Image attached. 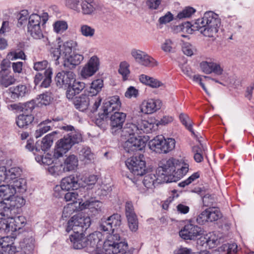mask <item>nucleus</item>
<instances>
[{
    "instance_id": "12",
    "label": "nucleus",
    "mask_w": 254,
    "mask_h": 254,
    "mask_svg": "<svg viewBox=\"0 0 254 254\" xmlns=\"http://www.w3.org/2000/svg\"><path fill=\"white\" fill-rule=\"evenodd\" d=\"M162 106L161 100L148 99L143 100L139 106L140 112L145 115L153 114L159 110Z\"/></svg>"
},
{
    "instance_id": "58",
    "label": "nucleus",
    "mask_w": 254,
    "mask_h": 254,
    "mask_svg": "<svg viewBox=\"0 0 254 254\" xmlns=\"http://www.w3.org/2000/svg\"><path fill=\"white\" fill-rule=\"evenodd\" d=\"M107 115H105V114L103 113L100 115H99V118H97L96 120V124L100 128L105 129L107 127Z\"/></svg>"
},
{
    "instance_id": "23",
    "label": "nucleus",
    "mask_w": 254,
    "mask_h": 254,
    "mask_svg": "<svg viewBox=\"0 0 254 254\" xmlns=\"http://www.w3.org/2000/svg\"><path fill=\"white\" fill-rule=\"evenodd\" d=\"M70 240L75 249H81L85 247L87 248L86 237H84L82 232L71 235Z\"/></svg>"
},
{
    "instance_id": "44",
    "label": "nucleus",
    "mask_w": 254,
    "mask_h": 254,
    "mask_svg": "<svg viewBox=\"0 0 254 254\" xmlns=\"http://www.w3.org/2000/svg\"><path fill=\"white\" fill-rule=\"evenodd\" d=\"M207 210L209 222L216 221L222 216L219 209L217 207H209Z\"/></svg>"
},
{
    "instance_id": "41",
    "label": "nucleus",
    "mask_w": 254,
    "mask_h": 254,
    "mask_svg": "<svg viewBox=\"0 0 254 254\" xmlns=\"http://www.w3.org/2000/svg\"><path fill=\"white\" fill-rule=\"evenodd\" d=\"M34 120V117L31 115H20L17 120L16 124L19 127L23 128L31 124Z\"/></svg>"
},
{
    "instance_id": "36",
    "label": "nucleus",
    "mask_w": 254,
    "mask_h": 254,
    "mask_svg": "<svg viewBox=\"0 0 254 254\" xmlns=\"http://www.w3.org/2000/svg\"><path fill=\"white\" fill-rule=\"evenodd\" d=\"M78 154L80 159L85 163L93 162L95 160V155L88 147H83Z\"/></svg>"
},
{
    "instance_id": "10",
    "label": "nucleus",
    "mask_w": 254,
    "mask_h": 254,
    "mask_svg": "<svg viewBox=\"0 0 254 254\" xmlns=\"http://www.w3.org/2000/svg\"><path fill=\"white\" fill-rule=\"evenodd\" d=\"M77 46V42L73 40H68L63 45L59 46V47L55 49L53 52L56 60L58 61L60 56L64 59L71 54L72 50L75 49Z\"/></svg>"
},
{
    "instance_id": "52",
    "label": "nucleus",
    "mask_w": 254,
    "mask_h": 254,
    "mask_svg": "<svg viewBox=\"0 0 254 254\" xmlns=\"http://www.w3.org/2000/svg\"><path fill=\"white\" fill-rule=\"evenodd\" d=\"M68 28L66 22L64 21H57L54 24V30L57 33H62Z\"/></svg>"
},
{
    "instance_id": "62",
    "label": "nucleus",
    "mask_w": 254,
    "mask_h": 254,
    "mask_svg": "<svg viewBox=\"0 0 254 254\" xmlns=\"http://www.w3.org/2000/svg\"><path fill=\"white\" fill-rule=\"evenodd\" d=\"M212 66H213V62H202L200 63V66L202 71L206 74L211 73Z\"/></svg>"
},
{
    "instance_id": "19",
    "label": "nucleus",
    "mask_w": 254,
    "mask_h": 254,
    "mask_svg": "<svg viewBox=\"0 0 254 254\" xmlns=\"http://www.w3.org/2000/svg\"><path fill=\"white\" fill-rule=\"evenodd\" d=\"M0 247L1 248L0 254H13L17 252V248L14 245V238L12 237L0 238Z\"/></svg>"
},
{
    "instance_id": "7",
    "label": "nucleus",
    "mask_w": 254,
    "mask_h": 254,
    "mask_svg": "<svg viewBox=\"0 0 254 254\" xmlns=\"http://www.w3.org/2000/svg\"><path fill=\"white\" fill-rule=\"evenodd\" d=\"M15 190L9 184L2 185L0 186V198L2 201L8 202H16L17 200H20L19 203L21 205H24L25 200L20 196L15 195Z\"/></svg>"
},
{
    "instance_id": "43",
    "label": "nucleus",
    "mask_w": 254,
    "mask_h": 254,
    "mask_svg": "<svg viewBox=\"0 0 254 254\" xmlns=\"http://www.w3.org/2000/svg\"><path fill=\"white\" fill-rule=\"evenodd\" d=\"M180 119L182 123L186 127L190 130L192 134L195 138H197V135L194 133L192 129V123L190 119L188 116V115L184 114H181L180 115Z\"/></svg>"
},
{
    "instance_id": "38",
    "label": "nucleus",
    "mask_w": 254,
    "mask_h": 254,
    "mask_svg": "<svg viewBox=\"0 0 254 254\" xmlns=\"http://www.w3.org/2000/svg\"><path fill=\"white\" fill-rule=\"evenodd\" d=\"M48 20V15L47 13H43L42 15L36 13H33L28 17V24L44 25Z\"/></svg>"
},
{
    "instance_id": "29",
    "label": "nucleus",
    "mask_w": 254,
    "mask_h": 254,
    "mask_svg": "<svg viewBox=\"0 0 254 254\" xmlns=\"http://www.w3.org/2000/svg\"><path fill=\"white\" fill-rule=\"evenodd\" d=\"M158 175H156V173H148L144 176L143 184L146 188L152 189L156 184L164 183L158 180Z\"/></svg>"
},
{
    "instance_id": "50",
    "label": "nucleus",
    "mask_w": 254,
    "mask_h": 254,
    "mask_svg": "<svg viewBox=\"0 0 254 254\" xmlns=\"http://www.w3.org/2000/svg\"><path fill=\"white\" fill-rule=\"evenodd\" d=\"M81 1V0H65V5L67 8L80 12Z\"/></svg>"
},
{
    "instance_id": "32",
    "label": "nucleus",
    "mask_w": 254,
    "mask_h": 254,
    "mask_svg": "<svg viewBox=\"0 0 254 254\" xmlns=\"http://www.w3.org/2000/svg\"><path fill=\"white\" fill-rule=\"evenodd\" d=\"M42 24H27V32L28 34L35 39H41L43 37V30L42 26Z\"/></svg>"
},
{
    "instance_id": "9",
    "label": "nucleus",
    "mask_w": 254,
    "mask_h": 254,
    "mask_svg": "<svg viewBox=\"0 0 254 254\" xmlns=\"http://www.w3.org/2000/svg\"><path fill=\"white\" fill-rule=\"evenodd\" d=\"M20 200H17V203H11L0 201V223L3 221L7 220L11 215H14L16 212V209L21 207L23 205L19 203Z\"/></svg>"
},
{
    "instance_id": "63",
    "label": "nucleus",
    "mask_w": 254,
    "mask_h": 254,
    "mask_svg": "<svg viewBox=\"0 0 254 254\" xmlns=\"http://www.w3.org/2000/svg\"><path fill=\"white\" fill-rule=\"evenodd\" d=\"M197 222L199 224H204L206 222H209L208 213L207 209L201 212L197 217Z\"/></svg>"
},
{
    "instance_id": "61",
    "label": "nucleus",
    "mask_w": 254,
    "mask_h": 254,
    "mask_svg": "<svg viewBox=\"0 0 254 254\" xmlns=\"http://www.w3.org/2000/svg\"><path fill=\"white\" fill-rule=\"evenodd\" d=\"M98 180L97 176L94 175H90L84 179V182L86 184L88 189L92 188V186L96 184Z\"/></svg>"
},
{
    "instance_id": "34",
    "label": "nucleus",
    "mask_w": 254,
    "mask_h": 254,
    "mask_svg": "<svg viewBox=\"0 0 254 254\" xmlns=\"http://www.w3.org/2000/svg\"><path fill=\"white\" fill-rule=\"evenodd\" d=\"M57 134L56 131H54L51 133L46 135L41 141L40 143V148H38L37 146L36 150L40 151L41 150L43 152H45L49 150L53 143V136Z\"/></svg>"
},
{
    "instance_id": "3",
    "label": "nucleus",
    "mask_w": 254,
    "mask_h": 254,
    "mask_svg": "<svg viewBox=\"0 0 254 254\" xmlns=\"http://www.w3.org/2000/svg\"><path fill=\"white\" fill-rule=\"evenodd\" d=\"M220 25V19L218 15L210 11L206 12L201 18L197 19L193 24L191 25L188 22L183 26L187 29L188 33L197 30L205 36L213 37L217 33Z\"/></svg>"
},
{
    "instance_id": "37",
    "label": "nucleus",
    "mask_w": 254,
    "mask_h": 254,
    "mask_svg": "<svg viewBox=\"0 0 254 254\" xmlns=\"http://www.w3.org/2000/svg\"><path fill=\"white\" fill-rule=\"evenodd\" d=\"M27 92V87L23 85H18L9 89V94L11 98L16 100L20 97H23Z\"/></svg>"
},
{
    "instance_id": "49",
    "label": "nucleus",
    "mask_w": 254,
    "mask_h": 254,
    "mask_svg": "<svg viewBox=\"0 0 254 254\" xmlns=\"http://www.w3.org/2000/svg\"><path fill=\"white\" fill-rule=\"evenodd\" d=\"M205 239L207 245L210 248L215 247L220 243V239L214 233H210L205 238Z\"/></svg>"
},
{
    "instance_id": "33",
    "label": "nucleus",
    "mask_w": 254,
    "mask_h": 254,
    "mask_svg": "<svg viewBox=\"0 0 254 254\" xmlns=\"http://www.w3.org/2000/svg\"><path fill=\"white\" fill-rule=\"evenodd\" d=\"M15 79L10 70H0V84L7 87L14 83Z\"/></svg>"
},
{
    "instance_id": "8",
    "label": "nucleus",
    "mask_w": 254,
    "mask_h": 254,
    "mask_svg": "<svg viewBox=\"0 0 254 254\" xmlns=\"http://www.w3.org/2000/svg\"><path fill=\"white\" fill-rule=\"evenodd\" d=\"M99 58L94 55L90 58L87 63L82 67L80 75L83 78H87L93 75L100 68Z\"/></svg>"
},
{
    "instance_id": "11",
    "label": "nucleus",
    "mask_w": 254,
    "mask_h": 254,
    "mask_svg": "<svg viewBox=\"0 0 254 254\" xmlns=\"http://www.w3.org/2000/svg\"><path fill=\"white\" fill-rule=\"evenodd\" d=\"M145 146L146 141L141 138V136L130 137L125 141L124 145L125 151L130 154L138 150H142Z\"/></svg>"
},
{
    "instance_id": "51",
    "label": "nucleus",
    "mask_w": 254,
    "mask_h": 254,
    "mask_svg": "<svg viewBox=\"0 0 254 254\" xmlns=\"http://www.w3.org/2000/svg\"><path fill=\"white\" fill-rule=\"evenodd\" d=\"M90 97V104L91 111L94 112L97 111L100 106L102 98L100 97H94L95 95H89Z\"/></svg>"
},
{
    "instance_id": "45",
    "label": "nucleus",
    "mask_w": 254,
    "mask_h": 254,
    "mask_svg": "<svg viewBox=\"0 0 254 254\" xmlns=\"http://www.w3.org/2000/svg\"><path fill=\"white\" fill-rule=\"evenodd\" d=\"M177 47L176 43L171 39H166L162 44L161 49L165 53H173Z\"/></svg>"
},
{
    "instance_id": "53",
    "label": "nucleus",
    "mask_w": 254,
    "mask_h": 254,
    "mask_svg": "<svg viewBox=\"0 0 254 254\" xmlns=\"http://www.w3.org/2000/svg\"><path fill=\"white\" fill-rule=\"evenodd\" d=\"M128 67L129 64L126 62L120 64L119 72L123 76L124 80H126L130 73Z\"/></svg>"
},
{
    "instance_id": "4",
    "label": "nucleus",
    "mask_w": 254,
    "mask_h": 254,
    "mask_svg": "<svg viewBox=\"0 0 254 254\" xmlns=\"http://www.w3.org/2000/svg\"><path fill=\"white\" fill-rule=\"evenodd\" d=\"M90 225V218L82 213L74 215L68 221L66 231L69 232L73 231L74 234L83 232V229H86Z\"/></svg>"
},
{
    "instance_id": "6",
    "label": "nucleus",
    "mask_w": 254,
    "mask_h": 254,
    "mask_svg": "<svg viewBox=\"0 0 254 254\" xmlns=\"http://www.w3.org/2000/svg\"><path fill=\"white\" fill-rule=\"evenodd\" d=\"M25 222L24 217L22 216L13 217L12 215L7 220L0 223V230L5 233L15 232L24 227Z\"/></svg>"
},
{
    "instance_id": "60",
    "label": "nucleus",
    "mask_w": 254,
    "mask_h": 254,
    "mask_svg": "<svg viewBox=\"0 0 254 254\" xmlns=\"http://www.w3.org/2000/svg\"><path fill=\"white\" fill-rule=\"evenodd\" d=\"M75 208L72 203H69L65 206L63 210L62 217L67 218L69 217L74 211Z\"/></svg>"
},
{
    "instance_id": "18",
    "label": "nucleus",
    "mask_w": 254,
    "mask_h": 254,
    "mask_svg": "<svg viewBox=\"0 0 254 254\" xmlns=\"http://www.w3.org/2000/svg\"><path fill=\"white\" fill-rule=\"evenodd\" d=\"M72 146L65 136L56 143L54 149V157L58 159L64 156L71 148Z\"/></svg>"
},
{
    "instance_id": "64",
    "label": "nucleus",
    "mask_w": 254,
    "mask_h": 254,
    "mask_svg": "<svg viewBox=\"0 0 254 254\" xmlns=\"http://www.w3.org/2000/svg\"><path fill=\"white\" fill-rule=\"evenodd\" d=\"M224 249L226 250L227 254H236L238 252V246L235 243L224 245Z\"/></svg>"
},
{
    "instance_id": "48",
    "label": "nucleus",
    "mask_w": 254,
    "mask_h": 254,
    "mask_svg": "<svg viewBox=\"0 0 254 254\" xmlns=\"http://www.w3.org/2000/svg\"><path fill=\"white\" fill-rule=\"evenodd\" d=\"M163 153H167L173 150L176 145V141L174 138H163Z\"/></svg>"
},
{
    "instance_id": "25",
    "label": "nucleus",
    "mask_w": 254,
    "mask_h": 254,
    "mask_svg": "<svg viewBox=\"0 0 254 254\" xmlns=\"http://www.w3.org/2000/svg\"><path fill=\"white\" fill-rule=\"evenodd\" d=\"M64 167V170L65 172H68L75 170L78 165V160L77 157L73 155H69L64 160L62 164Z\"/></svg>"
},
{
    "instance_id": "14",
    "label": "nucleus",
    "mask_w": 254,
    "mask_h": 254,
    "mask_svg": "<svg viewBox=\"0 0 254 254\" xmlns=\"http://www.w3.org/2000/svg\"><path fill=\"white\" fill-rule=\"evenodd\" d=\"M75 74L70 71L60 72L55 78L56 84L60 87L70 86L75 81Z\"/></svg>"
},
{
    "instance_id": "2",
    "label": "nucleus",
    "mask_w": 254,
    "mask_h": 254,
    "mask_svg": "<svg viewBox=\"0 0 254 254\" xmlns=\"http://www.w3.org/2000/svg\"><path fill=\"white\" fill-rule=\"evenodd\" d=\"M189 165L174 158L163 160L156 170L158 180L168 183L176 181L185 176L189 171Z\"/></svg>"
},
{
    "instance_id": "39",
    "label": "nucleus",
    "mask_w": 254,
    "mask_h": 254,
    "mask_svg": "<svg viewBox=\"0 0 254 254\" xmlns=\"http://www.w3.org/2000/svg\"><path fill=\"white\" fill-rule=\"evenodd\" d=\"M80 6L81 12L85 15L92 14L96 9V4L93 0H84Z\"/></svg>"
},
{
    "instance_id": "57",
    "label": "nucleus",
    "mask_w": 254,
    "mask_h": 254,
    "mask_svg": "<svg viewBox=\"0 0 254 254\" xmlns=\"http://www.w3.org/2000/svg\"><path fill=\"white\" fill-rule=\"evenodd\" d=\"M182 51L186 55L191 56L196 51V49L190 43L184 42L182 45Z\"/></svg>"
},
{
    "instance_id": "30",
    "label": "nucleus",
    "mask_w": 254,
    "mask_h": 254,
    "mask_svg": "<svg viewBox=\"0 0 254 254\" xmlns=\"http://www.w3.org/2000/svg\"><path fill=\"white\" fill-rule=\"evenodd\" d=\"M89 96L81 95L79 97H75L73 101V104L75 108L80 111L86 110L90 104Z\"/></svg>"
},
{
    "instance_id": "17",
    "label": "nucleus",
    "mask_w": 254,
    "mask_h": 254,
    "mask_svg": "<svg viewBox=\"0 0 254 254\" xmlns=\"http://www.w3.org/2000/svg\"><path fill=\"white\" fill-rule=\"evenodd\" d=\"M126 117V114L118 111L115 112L111 115L110 120L113 133H115L117 131L121 130Z\"/></svg>"
},
{
    "instance_id": "46",
    "label": "nucleus",
    "mask_w": 254,
    "mask_h": 254,
    "mask_svg": "<svg viewBox=\"0 0 254 254\" xmlns=\"http://www.w3.org/2000/svg\"><path fill=\"white\" fill-rule=\"evenodd\" d=\"M103 85V81L101 79L93 81L88 91L89 95H96L101 90Z\"/></svg>"
},
{
    "instance_id": "27",
    "label": "nucleus",
    "mask_w": 254,
    "mask_h": 254,
    "mask_svg": "<svg viewBox=\"0 0 254 254\" xmlns=\"http://www.w3.org/2000/svg\"><path fill=\"white\" fill-rule=\"evenodd\" d=\"M61 184L63 189L65 190H76L79 187L77 179L72 175L63 179Z\"/></svg>"
},
{
    "instance_id": "54",
    "label": "nucleus",
    "mask_w": 254,
    "mask_h": 254,
    "mask_svg": "<svg viewBox=\"0 0 254 254\" xmlns=\"http://www.w3.org/2000/svg\"><path fill=\"white\" fill-rule=\"evenodd\" d=\"M53 74L52 69L50 67L48 68L45 71V78L41 84V86L47 88L49 87L51 82V76Z\"/></svg>"
},
{
    "instance_id": "35",
    "label": "nucleus",
    "mask_w": 254,
    "mask_h": 254,
    "mask_svg": "<svg viewBox=\"0 0 254 254\" xmlns=\"http://www.w3.org/2000/svg\"><path fill=\"white\" fill-rule=\"evenodd\" d=\"M139 81L143 84L149 86L152 88H158L163 86V83L157 79L150 77L145 74L139 76Z\"/></svg>"
},
{
    "instance_id": "40",
    "label": "nucleus",
    "mask_w": 254,
    "mask_h": 254,
    "mask_svg": "<svg viewBox=\"0 0 254 254\" xmlns=\"http://www.w3.org/2000/svg\"><path fill=\"white\" fill-rule=\"evenodd\" d=\"M80 34L84 37L91 38L95 35V28L88 24H81L79 30Z\"/></svg>"
},
{
    "instance_id": "59",
    "label": "nucleus",
    "mask_w": 254,
    "mask_h": 254,
    "mask_svg": "<svg viewBox=\"0 0 254 254\" xmlns=\"http://www.w3.org/2000/svg\"><path fill=\"white\" fill-rule=\"evenodd\" d=\"M51 97L48 93L39 95L37 98L38 103L41 105H49L51 102Z\"/></svg>"
},
{
    "instance_id": "47",
    "label": "nucleus",
    "mask_w": 254,
    "mask_h": 254,
    "mask_svg": "<svg viewBox=\"0 0 254 254\" xmlns=\"http://www.w3.org/2000/svg\"><path fill=\"white\" fill-rule=\"evenodd\" d=\"M22 172L21 169L19 167H12L7 171L6 180L13 181L19 177Z\"/></svg>"
},
{
    "instance_id": "31",
    "label": "nucleus",
    "mask_w": 254,
    "mask_h": 254,
    "mask_svg": "<svg viewBox=\"0 0 254 254\" xmlns=\"http://www.w3.org/2000/svg\"><path fill=\"white\" fill-rule=\"evenodd\" d=\"M121 129L122 135L125 137H134L136 136L135 135H138V137L140 136L137 125L127 123Z\"/></svg>"
},
{
    "instance_id": "26",
    "label": "nucleus",
    "mask_w": 254,
    "mask_h": 254,
    "mask_svg": "<svg viewBox=\"0 0 254 254\" xmlns=\"http://www.w3.org/2000/svg\"><path fill=\"white\" fill-rule=\"evenodd\" d=\"M137 127L140 136L143 133H150L157 127L155 122L154 123L152 119H150V121L141 120L137 123Z\"/></svg>"
},
{
    "instance_id": "15",
    "label": "nucleus",
    "mask_w": 254,
    "mask_h": 254,
    "mask_svg": "<svg viewBox=\"0 0 254 254\" xmlns=\"http://www.w3.org/2000/svg\"><path fill=\"white\" fill-rule=\"evenodd\" d=\"M201 233V228L194 224L189 223L186 224L180 232L181 238L185 240H193Z\"/></svg>"
},
{
    "instance_id": "42",
    "label": "nucleus",
    "mask_w": 254,
    "mask_h": 254,
    "mask_svg": "<svg viewBox=\"0 0 254 254\" xmlns=\"http://www.w3.org/2000/svg\"><path fill=\"white\" fill-rule=\"evenodd\" d=\"M10 185L15 190V193L25 192L26 190V182L24 179H19L14 180L10 183Z\"/></svg>"
},
{
    "instance_id": "56",
    "label": "nucleus",
    "mask_w": 254,
    "mask_h": 254,
    "mask_svg": "<svg viewBox=\"0 0 254 254\" xmlns=\"http://www.w3.org/2000/svg\"><path fill=\"white\" fill-rule=\"evenodd\" d=\"M48 171L52 175L55 176L61 175L63 173L65 172L64 170L63 164L50 166L48 168Z\"/></svg>"
},
{
    "instance_id": "20",
    "label": "nucleus",
    "mask_w": 254,
    "mask_h": 254,
    "mask_svg": "<svg viewBox=\"0 0 254 254\" xmlns=\"http://www.w3.org/2000/svg\"><path fill=\"white\" fill-rule=\"evenodd\" d=\"M121 107V103L119 97L113 96L104 103L102 110L105 115H108L112 112L119 111Z\"/></svg>"
},
{
    "instance_id": "21",
    "label": "nucleus",
    "mask_w": 254,
    "mask_h": 254,
    "mask_svg": "<svg viewBox=\"0 0 254 254\" xmlns=\"http://www.w3.org/2000/svg\"><path fill=\"white\" fill-rule=\"evenodd\" d=\"M103 235H104L101 232L96 231L90 234L86 237L88 251L94 249L95 247L103 245Z\"/></svg>"
},
{
    "instance_id": "1",
    "label": "nucleus",
    "mask_w": 254,
    "mask_h": 254,
    "mask_svg": "<svg viewBox=\"0 0 254 254\" xmlns=\"http://www.w3.org/2000/svg\"><path fill=\"white\" fill-rule=\"evenodd\" d=\"M121 224V216L120 214H114L107 218L102 219L100 225L101 230L106 233V239L103 246L106 252L109 254H127L128 245L127 242L122 241L118 232V227Z\"/></svg>"
},
{
    "instance_id": "13",
    "label": "nucleus",
    "mask_w": 254,
    "mask_h": 254,
    "mask_svg": "<svg viewBox=\"0 0 254 254\" xmlns=\"http://www.w3.org/2000/svg\"><path fill=\"white\" fill-rule=\"evenodd\" d=\"M131 55L137 62L143 65L154 67L158 64L154 59L140 50H132Z\"/></svg>"
},
{
    "instance_id": "55",
    "label": "nucleus",
    "mask_w": 254,
    "mask_h": 254,
    "mask_svg": "<svg viewBox=\"0 0 254 254\" xmlns=\"http://www.w3.org/2000/svg\"><path fill=\"white\" fill-rule=\"evenodd\" d=\"M195 11V9L192 7H186L181 12L178 13L177 16L180 19L189 18L194 13Z\"/></svg>"
},
{
    "instance_id": "28",
    "label": "nucleus",
    "mask_w": 254,
    "mask_h": 254,
    "mask_svg": "<svg viewBox=\"0 0 254 254\" xmlns=\"http://www.w3.org/2000/svg\"><path fill=\"white\" fill-rule=\"evenodd\" d=\"M163 136L158 135L150 140L148 142L149 148L156 153H163Z\"/></svg>"
},
{
    "instance_id": "5",
    "label": "nucleus",
    "mask_w": 254,
    "mask_h": 254,
    "mask_svg": "<svg viewBox=\"0 0 254 254\" xmlns=\"http://www.w3.org/2000/svg\"><path fill=\"white\" fill-rule=\"evenodd\" d=\"M126 164L129 171L135 176H142L146 171V163L142 154L128 158Z\"/></svg>"
},
{
    "instance_id": "16",
    "label": "nucleus",
    "mask_w": 254,
    "mask_h": 254,
    "mask_svg": "<svg viewBox=\"0 0 254 254\" xmlns=\"http://www.w3.org/2000/svg\"><path fill=\"white\" fill-rule=\"evenodd\" d=\"M126 216L129 229L132 232H136L138 227L137 215L134 211L132 203L127 202L126 204Z\"/></svg>"
},
{
    "instance_id": "22",
    "label": "nucleus",
    "mask_w": 254,
    "mask_h": 254,
    "mask_svg": "<svg viewBox=\"0 0 254 254\" xmlns=\"http://www.w3.org/2000/svg\"><path fill=\"white\" fill-rule=\"evenodd\" d=\"M64 130L70 131L65 137L69 141V143L72 146L74 144L78 143L82 141V137L81 134L78 131L74 129L71 126H65L62 127Z\"/></svg>"
},
{
    "instance_id": "24",
    "label": "nucleus",
    "mask_w": 254,
    "mask_h": 254,
    "mask_svg": "<svg viewBox=\"0 0 254 254\" xmlns=\"http://www.w3.org/2000/svg\"><path fill=\"white\" fill-rule=\"evenodd\" d=\"M84 57L82 55L79 54H72L64 58V65L69 68L75 67L83 60Z\"/></svg>"
}]
</instances>
